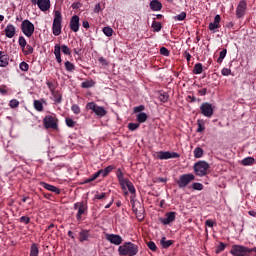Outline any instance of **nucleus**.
<instances>
[{
  "instance_id": "72a5a7b5",
  "label": "nucleus",
  "mask_w": 256,
  "mask_h": 256,
  "mask_svg": "<svg viewBox=\"0 0 256 256\" xmlns=\"http://www.w3.org/2000/svg\"><path fill=\"white\" fill-rule=\"evenodd\" d=\"M55 103H61L63 96L59 93V91L52 92Z\"/></svg>"
},
{
  "instance_id": "338daca9",
  "label": "nucleus",
  "mask_w": 256,
  "mask_h": 256,
  "mask_svg": "<svg viewBox=\"0 0 256 256\" xmlns=\"http://www.w3.org/2000/svg\"><path fill=\"white\" fill-rule=\"evenodd\" d=\"M205 225L207 227H213L215 225V222L211 219H208V220L205 221Z\"/></svg>"
},
{
  "instance_id": "8fccbe9b",
  "label": "nucleus",
  "mask_w": 256,
  "mask_h": 256,
  "mask_svg": "<svg viewBox=\"0 0 256 256\" xmlns=\"http://www.w3.org/2000/svg\"><path fill=\"white\" fill-rule=\"evenodd\" d=\"M19 67L21 71H29V64L27 62H21Z\"/></svg>"
},
{
  "instance_id": "c9c22d12",
  "label": "nucleus",
  "mask_w": 256,
  "mask_h": 256,
  "mask_svg": "<svg viewBox=\"0 0 256 256\" xmlns=\"http://www.w3.org/2000/svg\"><path fill=\"white\" fill-rule=\"evenodd\" d=\"M18 43H19L22 51H25V47H27V40H25V37L20 36L18 39Z\"/></svg>"
},
{
  "instance_id": "7ed1b4c3",
  "label": "nucleus",
  "mask_w": 256,
  "mask_h": 256,
  "mask_svg": "<svg viewBox=\"0 0 256 256\" xmlns=\"http://www.w3.org/2000/svg\"><path fill=\"white\" fill-rule=\"evenodd\" d=\"M191 181H195V176L192 173H188L180 175L179 179L176 180V183L179 189H185Z\"/></svg>"
},
{
  "instance_id": "1a4fd4ad",
  "label": "nucleus",
  "mask_w": 256,
  "mask_h": 256,
  "mask_svg": "<svg viewBox=\"0 0 256 256\" xmlns=\"http://www.w3.org/2000/svg\"><path fill=\"white\" fill-rule=\"evenodd\" d=\"M180 155L177 152L160 151L157 153L156 159H179Z\"/></svg>"
},
{
  "instance_id": "4c0bfd02",
  "label": "nucleus",
  "mask_w": 256,
  "mask_h": 256,
  "mask_svg": "<svg viewBox=\"0 0 256 256\" xmlns=\"http://www.w3.org/2000/svg\"><path fill=\"white\" fill-rule=\"evenodd\" d=\"M225 57H227V49H223L221 52H220V55L217 59V63H223V59H225Z\"/></svg>"
},
{
  "instance_id": "39448f33",
  "label": "nucleus",
  "mask_w": 256,
  "mask_h": 256,
  "mask_svg": "<svg viewBox=\"0 0 256 256\" xmlns=\"http://www.w3.org/2000/svg\"><path fill=\"white\" fill-rule=\"evenodd\" d=\"M251 250L243 245H232L230 254L233 256H248Z\"/></svg>"
},
{
  "instance_id": "6e6552de",
  "label": "nucleus",
  "mask_w": 256,
  "mask_h": 256,
  "mask_svg": "<svg viewBox=\"0 0 256 256\" xmlns=\"http://www.w3.org/2000/svg\"><path fill=\"white\" fill-rule=\"evenodd\" d=\"M214 109H215V107H213V104H211L209 102H204L200 106L201 114L204 117H208V118L213 117Z\"/></svg>"
},
{
  "instance_id": "423d86ee",
  "label": "nucleus",
  "mask_w": 256,
  "mask_h": 256,
  "mask_svg": "<svg viewBox=\"0 0 256 256\" xmlns=\"http://www.w3.org/2000/svg\"><path fill=\"white\" fill-rule=\"evenodd\" d=\"M86 109L93 111V113H95V115H97L98 117H105V115H107V110H105V108H103L102 106H97L95 102L87 103Z\"/></svg>"
},
{
  "instance_id": "09e8293b",
  "label": "nucleus",
  "mask_w": 256,
  "mask_h": 256,
  "mask_svg": "<svg viewBox=\"0 0 256 256\" xmlns=\"http://www.w3.org/2000/svg\"><path fill=\"white\" fill-rule=\"evenodd\" d=\"M147 247L150 251H157V245L153 241L148 242Z\"/></svg>"
},
{
  "instance_id": "58836bf2",
  "label": "nucleus",
  "mask_w": 256,
  "mask_h": 256,
  "mask_svg": "<svg viewBox=\"0 0 256 256\" xmlns=\"http://www.w3.org/2000/svg\"><path fill=\"white\" fill-rule=\"evenodd\" d=\"M187 13L181 12L179 15L174 16V21H185Z\"/></svg>"
},
{
  "instance_id": "680f3d73",
  "label": "nucleus",
  "mask_w": 256,
  "mask_h": 256,
  "mask_svg": "<svg viewBox=\"0 0 256 256\" xmlns=\"http://www.w3.org/2000/svg\"><path fill=\"white\" fill-rule=\"evenodd\" d=\"M117 178L118 181H123V179H125V177H123V171H121V169L117 170Z\"/></svg>"
},
{
  "instance_id": "9b49d317",
  "label": "nucleus",
  "mask_w": 256,
  "mask_h": 256,
  "mask_svg": "<svg viewBox=\"0 0 256 256\" xmlns=\"http://www.w3.org/2000/svg\"><path fill=\"white\" fill-rule=\"evenodd\" d=\"M131 204H132V211L135 213L137 219H145V216L143 215V213H145V210L143 209V207L141 206V204H136L133 200H131Z\"/></svg>"
},
{
  "instance_id": "4be33fe9",
  "label": "nucleus",
  "mask_w": 256,
  "mask_h": 256,
  "mask_svg": "<svg viewBox=\"0 0 256 256\" xmlns=\"http://www.w3.org/2000/svg\"><path fill=\"white\" fill-rule=\"evenodd\" d=\"M113 169H115V166L109 165L105 169H101L96 173L98 174V177H100V175H102L103 177H107L111 173V171H113Z\"/></svg>"
},
{
  "instance_id": "bf43d9fd",
  "label": "nucleus",
  "mask_w": 256,
  "mask_h": 256,
  "mask_svg": "<svg viewBox=\"0 0 256 256\" xmlns=\"http://www.w3.org/2000/svg\"><path fill=\"white\" fill-rule=\"evenodd\" d=\"M29 221H31V218H29L27 216H22L20 218V223H25V225H28Z\"/></svg>"
},
{
  "instance_id": "9d476101",
  "label": "nucleus",
  "mask_w": 256,
  "mask_h": 256,
  "mask_svg": "<svg viewBox=\"0 0 256 256\" xmlns=\"http://www.w3.org/2000/svg\"><path fill=\"white\" fill-rule=\"evenodd\" d=\"M32 5H37L40 11L51 9V0H31Z\"/></svg>"
},
{
  "instance_id": "cd10ccee",
  "label": "nucleus",
  "mask_w": 256,
  "mask_h": 256,
  "mask_svg": "<svg viewBox=\"0 0 256 256\" xmlns=\"http://www.w3.org/2000/svg\"><path fill=\"white\" fill-rule=\"evenodd\" d=\"M197 125H198V129L196 130L197 133H203V131H205V120L198 119Z\"/></svg>"
},
{
  "instance_id": "20e7f679",
  "label": "nucleus",
  "mask_w": 256,
  "mask_h": 256,
  "mask_svg": "<svg viewBox=\"0 0 256 256\" xmlns=\"http://www.w3.org/2000/svg\"><path fill=\"white\" fill-rule=\"evenodd\" d=\"M208 170H209V163L205 161H199L194 164V173L198 177H205V175H207Z\"/></svg>"
},
{
  "instance_id": "0e129e2a",
  "label": "nucleus",
  "mask_w": 256,
  "mask_h": 256,
  "mask_svg": "<svg viewBox=\"0 0 256 256\" xmlns=\"http://www.w3.org/2000/svg\"><path fill=\"white\" fill-rule=\"evenodd\" d=\"M46 85L49 88V90L51 91V93H53L55 91V87L52 82L48 81V82H46Z\"/></svg>"
},
{
  "instance_id": "69168bd1",
  "label": "nucleus",
  "mask_w": 256,
  "mask_h": 256,
  "mask_svg": "<svg viewBox=\"0 0 256 256\" xmlns=\"http://www.w3.org/2000/svg\"><path fill=\"white\" fill-rule=\"evenodd\" d=\"M105 192H102L101 194H96L94 196V199H98V200H101V199H105Z\"/></svg>"
},
{
  "instance_id": "2f4dec72",
  "label": "nucleus",
  "mask_w": 256,
  "mask_h": 256,
  "mask_svg": "<svg viewBox=\"0 0 256 256\" xmlns=\"http://www.w3.org/2000/svg\"><path fill=\"white\" fill-rule=\"evenodd\" d=\"M162 27L163 26L161 25V22L153 21L152 29H153L154 33H159V31H161Z\"/></svg>"
},
{
  "instance_id": "37998d69",
  "label": "nucleus",
  "mask_w": 256,
  "mask_h": 256,
  "mask_svg": "<svg viewBox=\"0 0 256 256\" xmlns=\"http://www.w3.org/2000/svg\"><path fill=\"white\" fill-rule=\"evenodd\" d=\"M34 109H36V111H43V103H41L39 100H35Z\"/></svg>"
},
{
  "instance_id": "473e14b6",
  "label": "nucleus",
  "mask_w": 256,
  "mask_h": 256,
  "mask_svg": "<svg viewBox=\"0 0 256 256\" xmlns=\"http://www.w3.org/2000/svg\"><path fill=\"white\" fill-rule=\"evenodd\" d=\"M193 72L195 75H201L203 73V65L201 63L195 64Z\"/></svg>"
},
{
  "instance_id": "aec40b11",
  "label": "nucleus",
  "mask_w": 256,
  "mask_h": 256,
  "mask_svg": "<svg viewBox=\"0 0 256 256\" xmlns=\"http://www.w3.org/2000/svg\"><path fill=\"white\" fill-rule=\"evenodd\" d=\"M15 26L13 24H8L4 30V33L8 39H13L15 37Z\"/></svg>"
},
{
  "instance_id": "49530a36",
  "label": "nucleus",
  "mask_w": 256,
  "mask_h": 256,
  "mask_svg": "<svg viewBox=\"0 0 256 256\" xmlns=\"http://www.w3.org/2000/svg\"><path fill=\"white\" fill-rule=\"evenodd\" d=\"M71 111L75 114V115H79V113H81V108L79 107V105L74 104L71 107Z\"/></svg>"
},
{
  "instance_id": "e433bc0d",
  "label": "nucleus",
  "mask_w": 256,
  "mask_h": 256,
  "mask_svg": "<svg viewBox=\"0 0 256 256\" xmlns=\"http://www.w3.org/2000/svg\"><path fill=\"white\" fill-rule=\"evenodd\" d=\"M93 85H95V82L93 80H88V81H85L81 84V87L83 89H90V87H93Z\"/></svg>"
},
{
  "instance_id": "de8ad7c7",
  "label": "nucleus",
  "mask_w": 256,
  "mask_h": 256,
  "mask_svg": "<svg viewBox=\"0 0 256 256\" xmlns=\"http://www.w3.org/2000/svg\"><path fill=\"white\" fill-rule=\"evenodd\" d=\"M128 129L129 131H137L139 129V123H129Z\"/></svg>"
},
{
  "instance_id": "a211bd4d",
  "label": "nucleus",
  "mask_w": 256,
  "mask_h": 256,
  "mask_svg": "<svg viewBox=\"0 0 256 256\" xmlns=\"http://www.w3.org/2000/svg\"><path fill=\"white\" fill-rule=\"evenodd\" d=\"M40 185L47 189V191H51L52 193H55L56 195H61V189H59L57 186H53L51 184H48L46 182H41Z\"/></svg>"
},
{
  "instance_id": "ea45409f",
  "label": "nucleus",
  "mask_w": 256,
  "mask_h": 256,
  "mask_svg": "<svg viewBox=\"0 0 256 256\" xmlns=\"http://www.w3.org/2000/svg\"><path fill=\"white\" fill-rule=\"evenodd\" d=\"M226 247L227 245H225V243L219 242V245L216 247L215 253L216 254L222 253V251H225Z\"/></svg>"
},
{
  "instance_id": "052dcab7",
  "label": "nucleus",
  "mask_w": 256,
  "mask_h": 256,
  "mask_svg": "<svg viewBox=\"0 0 256 256\" xmlns=\"http://www.w3.org/2000/svg\"><path fill=\"white\" fill-rule=\"evenodd\" d=\"M222 75H224L225 77L229 76L231 74V69L229 68H223L221 71Z\"/></svg>"
},
{
  "instance_id": "79ce46f5",
  "label": "nucleus",
  "mask_w": 256,
  "mask_h": 256,
  "mask_svg": "<svg viewBox=\"0 0 256 256\" xmlns=\"http://www.w3.org/2000/svg\"><path fill=\"white\" fill-rule=\"evenodd\" d=\"M159 101H161L162 103H167V101H169V95H167V93H161L158 96Z\"/></svg>"
},
{
  "instance_id": "f3484780",
  "label": "nucleus",
  "mask_w": 256,
  "mask_h": 256,
  "mask_svg": "<svg viewBox=\"0 0 256 256\" xmlns=\"http://www.w3.org/2000/svg\"><path fill=\"white\" fill-rule=\"evenodd\" d=\"M219 23H221V16L216 15L214 21L209 24V30L213 31V33H217L215 29H219L221 27Z\"/></svg>"
},
{
  "instance_id": "f257e3e1",
  "label": "nucleus",
  "mask_w": 256,
  "mask_h": 256,
  "mask_svg": "<svg viewBox=\"0 0 256 256\" xmlns=\"http://www.w3.org/2000/svg\"><path fill=\"white\" fill-rule=\"evenodd\" d=\"M119 255L123 256H135L139 253V246L132 242H125L118 248Z\"/></svg>"
},
{
  "instance_id": "c03bdc74",
  "label": "nucleus",
  "mask_w": 256,
  "mask_h": 256,
  "mask_svg": "<svg viewBox=\"0 0 256 256\" xmlns=\"http://www.w3.org/2000/svg\"><path fill=\"white\" fill-rule=\"evenodd\" d=\"M60 51H62V53H64V55H71V50L69 49V46H67V45L60 46Z\"/></svg>"
},
{
  "instance_id": "c85d7f7f",
  "label": "nucleus",
  "mask_w": 256,
  "mask_h": 256,
  "mask_svg": "<svg viewBox=\"0 0 256 256\" xmlns=\"http://www.w3.org/2000/svg\"><path fill=\"white\" fill-rule=\"evenodd\" d=\"M30 256H39V246L35 243L31 245Z\"/></svg>"
},
{
  "instance_id": "bb28decb",
  "label": "nucleus",
  "mask_w": 256,
  "mask_h": 256,
  "mask_svg": "<svg viewBox=\"0 0 256 256\" xmlns=\"http://www.w3.org/2000/svg\"><path fill=\"white\" fill-rule=\"evenodd\" d=\"M241 164L244 165V167H247L248 165H255V158L253 157L244 158Z\"/></svg>"
},
{
  "instance_id": "c756f323",
  "label": "nucleus",
  "mask_w": 256,
  "mask_h": 256,
  "mask_svg": "<svg viewBox=\"0 0 256 256\" xmlns=\"http://www.w3.org/2000/svg\"><path fill=\"white\" fill-rule=\"evenodd\" d=\"M147 113L145 112H140L139 114H137V121L138 123H145V121H147Z\"/></svg>"
},
{
  "instance_id": "4d7b16f0",
  "label": "nucleus",
  "mask_w": 256,
  "mask_h": 256,
  "mask_svg": "<svg viewBox=\"0 0 256 256\" xmlns=\"http://www.w3.org/2000/svg\"><path fill=\"white\" fill-rule=\"evenodd\" d=\"M141 111H145V106L140 105V106L134 107V113H142Z\"/></svg>"
},
{
  "instance_id": "a19ab883",
  "label": "nucleus",
  "mask_w": 256,
  "mask_h": 256,
  "mask_svg": "<svg viewBox=\"0 0 256 256\" xmlns=\"http://www.w3.org/2000/svg\"><path fill=\"white\" fill-rule=\"evenodd\" d=\"M103 33L106 37H111L113 35V28L106 26L103 28Z\"/></svg>"
},
{
  "instance_id": "6ab92c4d",
  "label": "nucleus",
  "mask_w": 256,
  "mask_h": 256,
  "mask_svg": "<svg viewBox=\"0 0 256 256\" xmlns=\"http://www.w3.org/2000/svg\"><path fill=\"white\" fill-rule=\"evenodd\" d=\"M70 29L74 33H77V31H79V16L77 15L72 16L70 20Z\"/></svg>"
},
{
  "instance_id": "603ef678",
  "label": "nucleus",
  "mask_w": 256,
  "mask_h": 256,
  "mask_svg": "<svg viewBox=\"0 0 256 256\" xmlns=\"http://www.w3.org/2000/svg\"><path fill=\"white\" fill-rule=\"evenodd\" d=\"M9 105L11 109H17V107H19V102L17 101V99H13L10 101Z\"/></svg>"
},
{
  "instance_id": "2eb2a0df",
  "label": "nucleus",
  "mask_w": 256,
  "mask_h": 256,
  "mask_svg": "<svg viewBox=\"0 0 256 256\" xmlns=\"http://www.w3.org/2000/svg\"><path fill=\"white\" fill-rule=\"evenodd\" d=\"M245 11H247V2L245 0H242L239 2L237 8H236V16L241 19L243 15H245Z\"/></svg>"
},
{
  "instance_id": "ddd939ff",
  "label": "nucleus",
  "mask_w": 256,
  "mask_h": 256,
  "mask_svg": "<svg viewBox=\"0 0 256 256\" xmlns=\"http://www.w3.org/2000/svg\"><path fill=\"white\" fill-rule=\"evenodd\" d=\"M106 239L112 243V245H121L123 243V238L117 234H106Z\"/></svg>"
},
{
  "instance_id": "dca6fc26",
  "label": "nucleus",
  "mask_w": 256,
  "mask_h": 256,
  "mask_svg": "<svg viewBox=\"0 0 256 256\" xmlns=\"http://www.w3.org/2000/svg\"><path fill=\"white\" fill-rule=\"evenodd\" d=\"M175 217H177L176 212H168L166 213V218H159V221L163 225H169V223H173V221H175Z\"/></svg>"
},
{
  "instance_id": "e2e57ef3",
  "label": "nucleus",
  "mask_w": 256,
  "mask_h": 256,
  "mask_svg": "<svg viewBox=\"0 0 256 256\" xmlns=\"http://www.w3.org/2000/svg\"><path fill=\"white\" fill-rule=\"evenodd\" d=\"M130 181L128 180V179H125V178H123V181H119V183H120V185H121V187L123 188V189H125V187H127V184L129 183Z\"/></svg>"
},
{
  "instance_id": "393cba45",
  "label": "nucleus",
  "mask_w": 256,
  "mask_h": 256,
  "mask_svg": "<svg viewBox=\"0 0 256 256\" xmlns=\"http://www.w3.org/2000/svg\"><path fill=\"white\" fill-rule=\"evenodd\" d=\"M160 244L163 247V249H169L171 245H173V240H167L166 237H162L160 240Z\"/></svg>"
},
{
  "instance_id": "b1692460",
  "label": "nucleus",
  "mask_w": 256,
  "mask_h": 256,
  "mask_svg": "<svg viewBox=\"0 0 256 256\" xmlns=\"http://www.w3.org/2000/svg\"><path fill=\"white\" fill-rule=\"evenodd\" d=\"M54 55L56 57L57 63H61L63 61L61 59V46H59V44H56L54 47Z\"/></svg>"
},
{
  "instance_id": "7c9ffc66",
  "label": "nucleus",
  "mask_w": 256,
  "mask_h": 256,
  "mask_svg": "<svg viewBox=\"0 0 256 256\" xmlns=\"http://www.w3.org/2000/svg\"><path fill=\"white\" fill-rule=\"evenodd\" d=\"M64 65L68 73H73V71H75V64L71 63L70 61H66Z\"/></svg>"
},
{
  "instance_id": "5fc2aeb1",
  "label": "nucleus",
  "mask_w": 256,
  "mask_h": 256,
  "mask_svg": "<svg viewBox=\"0 0 256 256\" xmlns=\"http://www.w3.org/2000/svg\"><path fill=\"white\" fill-rule=\"evenodd\" d=\"M169 49L165 48V47H162L160 48V54L161 55H164V57H169Z\"/></svg>"
},
{
  "instance_id": "a878e982",
  "label": "nucleus",
  "mask_w": 256,
  "mask_h": 256,
  "mask_svg": "<svg viewBox=\"0 0 256 256\" xmlns=\"http://www.w3.org/2000/svg\"><path fill=\"white\" fill-rule=\"evenodd\" d=\"M89 239V231L88 230H82L79 232V241L81 243L87 241Z\"/></svg>"
},
{
  "instance_id": "a18cd8bd",
  "label": "nucleus",
  "mask_w": 256,
  "mask_h": 256,
  "mask_svg": "<svg viewBox=\"0 0 256 256\" xmlns=\"http://www.w3.org/2000/svg\"><path fill=\"white\" fill-rule=\"evenodd\" d=\"M192 189H194V191H203V184L195 182L192 184Z\"/></svg>"
},
{
  "instance_id": "4468645a",
  "label": "nucleus",
  "mask_w": 256,
  "mask_h": 256,
  "mask_svg": "<svg viewBox=\"0 0 256 256\" xmlns=\"http://www.w3.org/2000/svg\"><path fill=\"white\" fill-rule=\"evenodd\" d=\"M74 209H78V213L76 215L77 221H81V215L85 214L87 211V206L83 202L76 203L74 205Z\"/></svg>"
},
{
  "instance_id": "3c124183",
  "label": "nucleus",
  "mask_w": 256,
  "mask_h": 256,
  "mask_svg": "<svg viewBox=\"0 0 256 256\" xmlns=\"http://www.w3.org/2000/svg\"><path fill=\"white\" fill-rule=\"evenodd\" d=\"M66 125H67V127H74L75 125H77V122H75L71 118H66Z\"/></svg>"
},
{
  "instance_id": "13d9d810",
  "label": "nucleus",
  "mask_w": 256,
  "mask_h": 256,
  "mask_svg": "<svg viewBox=\"0 0 256 256\" xmlns=\"http://www.w3.org/2000/svg\"><path fill=\"white\" fill-rule=\"evenodd\" d=\"M25 55H31L33 53V46L26 45V50L24 51Z\"/></svg>"
},
{
  "instance_id": "864d4df0",
  "label": "nucleus",
  "mask_w": 256,
  "mask_h": 256,
  "mask_svg": "<svg viewBox=\"0 0 256 256\" xmlns=\"http://www.w3.org/2000/svg\"><path fill=\"white\" fill-rule=\"evenodd\" d=\"M98 177H99V174L96 172L90 178L86 179L84 181V183H91V182L95 181V179H97Z\"/></svg>"
},
{
  "instance_id": "5701e85b",
  "label": "nucleus",
  "mask_w": 256,
  "mask_h": 256,
  "mask_svg": "<svg viewBox=\"0 0 256 256\" xmlns=\"http://www.w3.org/2000/svg\"><path fill=\"white\" fill-rule=\"evenodd\" d=\"M150 9H152V11H161V9H163V4H161L159 0H152L150 2Z\"/></svg>"
},
{
  "instance_id": "f704fd0d",
  "label": "nucleus",
  "mask_w": 256,
  "mask_h": 256,
  "mask_svg": "<svg viewBox=\"0 0 256 256\" xmlns=\"http://www.w3.org/2000/svg\"><path fill=\"white\" fill-rule=\"evenodd\" d=\"M194 157H195L196 159H201V157H203V150H202L201 147H196V148L194 149Z\"/></svg>"
},
{
  "instance_id": "6e6d98bb",
  "label": "nucleus",
  "mask_w": 256,
  "mask_h": 256,
  "mask_svg": "<svg viewBox=\"0 0 256 256\" xmlns=\"http://www.w3.org/2000/svg\"><path fill=\"white\" fill-rule=\"evenodd\" d=\"M128 191H130V193L134 194L135 193V186L133 185V183L128 182V184L126 185Z\"/></svg>"
},
{
  "instance_id": "0eeeda50",
  "label": "nucleus",
  "mask_w": 256,
  "mask_h": 256,
  "mask_svg": "<svg viewBox=\"0 0 256 256\" xmlns=\"http://www.w3.org/2000/svg\"><path fill=\"white\" fill-rule=\"evenodd\" d=\"M21 31L26 37H32L33 33H35V25L29 20H24L21 24Z\"/></svg>"
},
{
  "instance_id": "412c9836",
  "label": "nucleus",
  "mask_w": 256,
  "mask_h": 256,
  "mask_svg": "<svg viewBox=\"0 0 256 256\" xmlns=\"http://www.w3.org/2000/svg\"><path fill=\"white\" fill-rule=\"evenodd\" d=\"M9 65V56L4 51H0V67Z\"/></svg>"
},
{
  "instance_id": "f8f14e48",
  "label": "nucleus",
  "mask_w": 256,
  "mask_h": 256,
  "mask_svg": "<svg viewBox=\"0 0 256 256\" xmlns=\"http://www.w3.org/2000/svg\"><path fill=\"white\" fill-rule=\"evenodd\" d=\"M43 125L45 129H57V121H55V118L51 115H47L43 119Z\"/></svg>"
},
{
  "instance_id": "f03ea898",
  "label": "nucleus",
  "mask_w": 256,
  "mask_h": 256,
  "mask_svg": "<svg viewBox=\"0 0 256 256\" xmlns=\"http://www.w3.org/2000/svg\"><path fill=\"white\" fill-rule=\"evenodd\" d=\"M63 22V17L61 16V11L55 10L54 11V20L52 25V33L56 37L61 35V23Z\"/></svg>"
},
{
  "instance_id": "774afa93",
  "label": "nucleus",
  "mask_w": 256,
  "mask_h": 256,
  "mask_svg": "<svg viewBox=\"0 0 256 256\" xmlns=\"http://www.w3.org/2000/svg\"><path fill=\"white\" fill-rule=\"evenodd\" d=\"M184 57L188 62L191 61V54L188 51L184 52Z\"/></svg>"
}]
</instances>
